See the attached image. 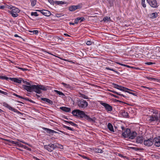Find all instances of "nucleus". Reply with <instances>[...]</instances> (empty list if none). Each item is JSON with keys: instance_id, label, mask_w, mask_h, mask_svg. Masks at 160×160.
Wrapping results in <instances>:
<instances>
[{"instance_id": "3c124183", "label": "nucleus", "mask_w": 160, "mask_h": 160, "mask_svg": "<svg viewBox=\"0 0 160 160\" xmlns=\"http://www.w3.org/2000/svg\"><path fill=\"white\" fill-rule=\"evenodd\" d=\"M18 145L19 146H20V147H22V148H24V145H23L22 144H21V143H18Z\"/></svg>"}, {"instance_id": "49530a36", "label": "nucleus", "mask_w": 160, "mask_h": 160, "mask_svg": "<svg viewBox=\"0 0 160 160\" xmlns=\"http://www.w3.org/2000/svg\"><path fill=\"white\" fill-rule=\"evenodd\" d=\"M0 93H2L4 95H8V93L7 92H4L3 91L0 90Z\"/></svg>"}, {"instance_id": "37998d69", "label": "nucleus", "mask_w": 160, "mask_h": 160, "mask_svg": "<svg viewBox=\"0 0 160 160\" xmlns=\"http://www.w3.org/2000/svg\"><path fill=\"white\" fill-rule=\"evenodd\" d=\"M29 32H32L33 34H37L38 32V31L37 30H34L33 31H29Z\"/></svg>"}, {"instance_id": "8fccbe9b", "label": "nucleus", "mask_w": 160, "mask_h": 160, "mask_svg": "<svg viewBox=\"0 0 160 160\" xmlns=\"http://www.w3.org/2000/svg\"><path fill=\"white\" fill-rule=\"evenodd\" d=\"M48 1L51 4H54V3L53 0H48Z\"/></svg>"}, {"instance_id": "c9c22d12", "label": "nucleus", "mask_w": 160, "mask_h": 160, "mask_svg": "<svg viewBox=\"0 0 160 160\" xmlns=\"http://www.w3.org/2000/svg\"><path fill=\"white\" fill-rule=\"evenodd\" d=\"M31 2V5L33 7L34 6L36 2V0H30Z\"/></svg>"}, {"instance_id": "c85d7f7f", "label": "nucleus", "mask_w": 160, "mask_h": 160, "mask_svg": "<svg viewBox=\"0 0 160 160\" xmlns=\"http://www.w3.org/2000/svg\"><path fill=\"white\" fill-rule=\"evenodd\" d=\"M13 95L14 96H16L17 97H18V98H22V99L25 100L26 101H29V99L28 98H24L23 97H22V96H19V95H18V94H16L15 93H14L13 94Z\"/></svg>"}, {"instance_id": "5fc2aeb1", "label": "nucleus", "mask_w": 160, "mask_h": 160, "mask_svg": "<svg viewBox=\"0 0 160 160\" xmlns=\"http://www.w3.org/2000/svg\"><path fill=\"white\" fill-rule=\"evenodd\" d=\"M18 68L20 69H21L23 71H25L26 70V69L25 68Z\"/></svg>"}, {"instance_id": "4be33fe9", "label": "nucleus", "mask_w": 160, "mask_h": 160, "mask_svg": "<svg viewBox=\"0 0 160 160\" xmlns=\"http://www.w3.org/2000/svg\"><path fill=\"white\" fill-rule=\"evenodd\" d=\"M62 111L67 112H69L71 111V108L66 107H62L60 108Z\"/></svg>"}, {"instance_id": "a19ab883", "label": "nucleus", "mask_w": 160, "mask_h": 160, "mask_svg": "<svg viewBox=\"0 0 160 160\" xmlns=\"http://www.w3.org/2000/svg\"><path fill=\"white\" fill-rule=\"evenodd\" d=\"M8 79H9V78L7 77L0 76V79L8 80Z\"/></svg>"}, {"instance_id": "72a5a7b5", "label": "nucleus", "mask_w": 160, "mask_h": 160, "mask_svg": "<svg viewBox=\"0 0 160 160\" xmlns=\"http://www.w3.org/2000/svg\"><path fill=\"white\" fill-rule=\"evenodd\" d=\"M65 88H69L70 87V85L68 84H66L64 82H62L61 83Z\"/></svg>"}, {"instance_id": "e433bc0d", "label": "nucleus", "mask_w": 160, "mask_h": 160, "mask_svg": "<svg viewBox=\"0 0 160 160\" xmlns=\"http://www.w3.org/2000/svg\"><path fill=\"white\" fill-rule=\"evenodd\" d=\"M95 151L96 152L100 153H102L103 152L102 150L101 149L99 148L95 149Z\"/></svg>"}, {"instance_id": "412c9836", "label": "nucleus", "mask_w": 160, "mask_h": 160, "mask_svg": "<svg viewBox=\"0 0 160 160\" xmlns=\"http://www.w3.org/2000/svg\"><path fill=\"white\" fill-rule=\"evenodd\" d=\"M143 140V138L142 137H138L137 138L136 142L138 143H141Z\"/></svg>"}, {"instance_id": "603ef678", "label": "nucleus", "mask_w": 160, "mask_h": 160, "mask_svg": "<svg viewBox=\"0 0 160 160\" xmlns=\"http://www.w3.org/2000/svg\"><path fill=\"white\" fill-rule=\"evenodd\" d=\"M143 87L144 88H147L149 90H152V88L149 87H147L146 86H143Z\"/></svg>"}, {"instance_id": "aec40b11", "label": "nucleus", "mask_w": 160, "mask_h": 160, "mask_svg": "<svg viewBox=\"0 0 160 160\" xmlns=\"http://www.w3.org/2000/svg\"><path fill=\"white\" fill-rule=\"evenodd\" d=\"M85 20V19L84 17H82L81 18H78L74 20V22L75 24H77L79 21L80 22H81Z\"/></svg>"}, {"instance_id": "cd10ccee", "label": "nucleus", "mask_w": 160, "mask_h": 160, "mask_svg": "<svg viewBox=\"0 0 160 160\" xmlns=\"http://www.w3.org/2000/svg\"><path fill=\"white\" fill-rule=\"evenodd\" d=\"M133 91H132L133 92H135V91L132 90ZM130 91L129 90H126V91H125V92H127L128 93H129L130 94H132L135 96H137L138 94L136 93V92H133L129 91Z\"/></svg>"}, {"instance_id": "ea45409f", "label": "nucleus", "mask_w": 160, "mask_h": 160, "mask_svg": "<svg viewBox=\"0 0 160 160\" xmlns=\"http://www.w3.org/2000/svg\"><path fill=\"white\" fill-rule=\"evenodd\" d=\"M105 69L108 70H110L113 71L114 72H116V73H117L118 72L117 71H115L113 69L109 68V67H106Z\"/></svg>"}, {"instance_id": "b1692460", "label": "nucleus", "mask_w": 160, "mask_h": 160, "mask_svg": "<svg viewBox=\"0 0 160 160\" xmlns=\"http://www.w3.org/2000/svg\"><path fill=\"white\" fill-rule=\"evenodd\" d=\"M107 126L108 128L110 131L113 132H114L113 126L111 123H108V124Z\"/></svg>"}, {"instance_id": "1a4fd4ad", "label": "nucleus", "mask_w": 160, "mask_h": 160, "mask_svg": "<svg viewBox=\"0 0 160 160\" xmlns=\"http://www.w3.org/2000/svg\"><path fill=\"white\" fill-rule=\"evenodd\" d=\"M101 104L104 106L106 110L108 112H111L112 110V107L109 104L103 102L100 103Z\"/></svg>"}, {"instance_id": "9d476101", "label": "nucleus", "mask_w": 160, "mask_h": 160, "mask_svg": "<svg viewBox=\"0 0 160 160\" xmlns=\"http://www.w3.org/2000/svg\"><path fill=\"white\" fill-rule=\"evenodd\" d=\"M144 144L147 146L149 147L152 146L153 143V140L150 138L144 140Z\"/></svg>"}, {"instance_id": "f704fd0d", "label": "nucleus", "mask_w": 160, "mask_h": 160, "mask_svg": "<svg viewBox=\"0 0 160 160\" xmlns=\"http://www.w3.org/2000/svg\"><path fill=\"white\" fill-rule=\"evenodd\" d=\"M66 123H69L72 126H75V127H76L77 126V125L76 124L73 123L72 122H71V121L69 122V121H66Z\"/></svg>"}, {"instance_id": "dca6fc26", "label": "nucleus", "mask_w": 160, "mask_h": 160, "mask_svg": "<svg viewBox=\"0 0 160 160\" xmlns=\"http://www.w3.org/2000/svg\"><path fill=\"white\" fill-rule=\"evenodd\" d=\"M9 79L11 81L14 82H17L18 83H21L22 81V79L20 78H9Z\"/></svg>"}, {"instance_id": "20e7f679", "label": "nucleus", "mask_w": 160, "mask_h": 160, "mask_svg": "<svg viewBox=\"0 0 160 160\" xmlns=\"http://www.w3.org/2000/svg\"><path fill=\"white\" fill-rule=\"evenodd\" d=\"M19 12V9L16 7L13 8L11 11H8V12L11 14L13 17H17L18 16V13Z\"/></svg>"}, {"instance_id": "2eb2a0df", "label": "nucleus", "mask_w": 160, "mask_h": 160, "mask_svg": "<svg viewBox=\"0 0 160 160\" xmlns=\"http://www.w3.org/2000/svg\"><path fill=\"white\" fill-rule=\"evenodd\" d=\"M81 7V5L79 4L76 6H72L69 7V10L70 11L73 12L77 9L80 8Z\"/></svg>"}, {"instance_id": "052dcab7", "label": "nucleus", "mask_w": 160, "mask_h": 160, "mask_svg": "<svg viewBox=\"0 0 160 160\" xmlns=\"http://www.w3.org/2000/svg\"><path fill=\"white\" fill-rule=\"evenodd\" d=\"M25 84L28 85H29L30 84V83L27 82H25Z\"/></svg>"}, {"instance_id": "473e14b6", "label": "nucleus", "mask_w": 160, "mask_h": 160, "mask_svg": "<svg viewBox=\"0 0 160 160\" xmlns=\"http://www.w3.org/2000/svg\"><path fill=\"white\" fill-rule=\"evenodd\" d=\"M54 92H56L57 94H59L60 95H64V93L63 92H61L59 91H58L57 90H54Z\"/></svg>"}, {"instance_id": "4c0bfd02", "label": "nucleus", "mask_w": 160, "mask_h": 160, "mask_svg": "<svg viewBox=\"0 0 160 160\" xmlns=\"http://www.w3.org/2000/svg\"><path fill=\"white\" fill-rule=\"evenodd\" d=\"M110 19V18L109 17H105L103 19V21L105 22L108 21Z\"/></svg>"}, {"instance_id": "6ab92c4d", "label": "nucleus", "mask_w": 160, "mask_h": 160, "mask_svg": "<svg viewBox=\"0 0 160 160\" xmlns=\"http://www.w3.org/2000/svg\"><path fill=\"white\" fill-rule=\"evenodd\" d=\"M43 130H44L45 131L47 132V133H49V134H51L52 133H57V132H56V131H55L53 130L50 129L48 128H43Z\"/></svg>"}, {"instance_id": "2f4dec72", "label": "nucleus", "mask_w": 160, "mask_h": 160, "mask_svg": "<svg viewBox=\"0 0 160 160\" xmlns=\"http://www.w3.org/2000/svg\"><path fill=\"white\" fill-rule=\"evenodd\" d=\"M55 146H56L55 147V148H60V149H62L63 148V146L61 144H57V143H55Z\"/></svg>"}, {"instance_id": "bf43d9fd", "label": "nucleus", "mask_w": 160, "mask_h": 160, "mask_svg": "<svg viewBox=\"0 0 160 160\" xmlns=\"http://www.w3.org/2000/svg\"><path fill=\"white\" fill-rule=\"evenodd\" d=\"M75 24V22L74 23L71 22H69V24L70 25H74Z\"/></svg>"}, {"instance_id": "bb28decb", "label": "nucleus", "mask_w": 160, "mask_h": 160, "mask_svg": "<svg viewBox=\"0 0 160 160\" xmlns=\"http://www.w3.org/2000/svg\"><path fill=\"white\" fill-rule=\"evenodd\" d=\"M54 3L55 4L57 5H62L66 4V2L62 1H56L54 2Z\"/></svg>"}, {"instance_id": "6e6552de", "label": "nucleus", "mask_w": 160, "mask_h": 160, "mask_svg": "<svg viewBox=\"0 0 160 160\" xmlns=\"http://www.w3.org/2000/svg\"><path fill=\"white\" fill-rule=\"evenodd\" d=\"M2 105L4 107L8 109L9 110H11L14 112H16L17 113H20V112L19 111H18L17 109L12 107L10 105H9V104H8V103H6L5 102H3L2 103Z\"/></svg>"}, {"instance_id": "0eeeda50", "label": "nucleus", "mask_w": 160, "mask_h": 160, "mask_svg": "<svg viewBox=\"0 0 160 160\" xmlns=\"http://www.w3.org/2000/svg\"><path fill=\"white\" fill-rule=\"evenodd\" d=\"M148 4L152 8H157L159 5L156 0H147Z\"/></svg>"}, {"instance_id": "338daca9", "label": "nucleus", "mask_w": 160, "mask_h": 160, "mask_svg": "<svg viewBox=\"0 0 160 160\" xmlns=\"http://www.w3.org/2000/svg\"><path fill=\"white\" fill-rule=\"evenodd\" d=\"M83 98H85V99H87V97L84 95V97H83Z\"/></svg>"}, {"instance_id": "5701e85b", "label": "nucleus", "mask_w": 160, "mask_h": 160, "mask_svg": "<svg viewBox=\"0 0 160 160\" xmlns=\"http://www.w3.org/2000/svg\"><path fill=\"white\" fill-rule=\"evenodd\" d=\"M41 100L42 101H45L46 102H47L51 104H52L53 103V102L51 100H50L49 99L45 98H42Z\"/></svg>"}, {"instance_id": "0e129e2a", "label": "nucleus", "mask_w": 160, "mask_h": 160, "mask_svg": "<svg viewBox=\"0 0 160 160\" xmlns=\"http://www.w3.org/2000/svg\"><path fill=\"white\" fill-rule=\"evenodd\" d=\"M14 37H19V36L17 34H15L14 35Z\"/></svg>"}, {"instance_id": "39448f33", "label": "nucleus", "mask_w": 160, "mask_h": 160, "mask_svg": "<svg viewBox=\"0 0 160 160\" xmlns=\"http://www.w3.org/2000/svg\"><path fill=\"white\" fill-rule=\"evenodd\" d=\"M55 144L50 143L44 146V148L49 152H52L55 148Z\"/></svg>"}, {"instance_id": "774afa93", "label": "nucleus", "mask_w": 160, "mask_h": 160, "mask_svg": "<svg viewBox=\"0 0 160 160\" xmlns=\"http://www.w3.org/2000/svg\"><path fill=\"white\" fill-rule=\"evenodd\" d=\"M22 82L24 83L25 84V82H26V81H24L22 79Z\"/></svg>"}, {"instance_id": "a211bd4d", "label": "nucleus", "mask_w": 160, "mask_h": 160, "mask_svg": "<svg viewBox=\"0 0 160 160\" xmlns=\"http://www.w3.org/2000/svg\"><path fill=\"white\" fill-rule=\"evenodd\" d=\"M84 118L85 119L87 120L90 122H95L96 118L94 117L91 118L87 115H85Z\"/></svg>"}, {"instance_id": "a18cd8bd", "label": "nucleus", "mask_w": 160, "mask_h": 160, "mask_svg": "<svg viewBox=\"0 0 160 160\" xmlns=\"http://www.w3.org/2000/svg\"><path fill=\"white\" fill-rule=\"evenodd\" d=\"M92 42L90 41H88L86 42V44L88 45H90L92 44Z\"/></svg>"}, {"instance_id": "864d4df0", "label": "nucleus", "mask_w": 160, "mask_h": 160, "mask_svg": "<svg viewBox=\"0 0 160 160\" xmlns=\"http://www.w3.org/2000/svg\"><path fill=\"white\" fill-rule=\"evenodd\" d=\"M24 148L27 149L29 151L31 150V149L28 148L27 147L24 146Z\"/></svg>"}, {"instance_id": "79ce46f5", "label": "nucleus", "mask_w": 160, "mask_h": 160, "mask_svg": "<svg viewBox=\"0 0 160 160\" xmlns=\"http://www.w3.org/2000/svg\"><path fill=\"white\" fill-rule=\"evenodd\" d=\"M31 14L32 16H34L35 17L38 16V15L37 12H32Z\"/></svg>"}, {"instance_id": "4468645a", "label": "nucleus", "mask_w": 160, "mask_h": 160, "mask_svg": "<svg viewBox=\"0 0 160 160\" xmlns=\"http://www.w3.org/2000/svg\"><path fill=\"white\" fill-rule=\"evenodd\" d=\"M130 132V130L128 128H126L124 131L122 133V135L124 138H128Z\"/></svg>"}, {"instance_id": "ddd939ff", "label": "nucleus", "mask_w": 160, "mask_h": 160, "mask_svg": "<svg viewBox=\"0 0 160 160\" xmlns=\"http://www.w3.org/2000/svg\"><path fill=\"white\" fill-rule=\"evenodd\" d=\"M153 140L154 145L156 147H160V136L155 138Z\"/></svg>"}, {"instance_id": "680f3d73", "label": "nucleus", "mask_w": 160, "mask_h": 160, "mask_svg": "<svg viewBox=\"0 0 160 160\" xmlns=\"http://www.w3.org/2000/svg\"><path fill=\"white\" fill-rule=\"evenodd\" d=\"M112 96H113L115 98H118V96L115 95H112Z\"/></svg>"}, {"instance_id": "f03ea898", "label": "nucleus", "mask_w": 160, "mask_h": 160, "mask_svg": "<svg viewBox=\"0 0 160 160\" xmlns=\"http://www.w3.org/2000/svg\"><path fill=\"white\" fill-rule=\"evenodd\" d=\"M72 113L73 116L79 117L81 118H84L86 115L83 111L79 109H76L73 110Z\"/></svg>"}, {"instance_id": "58836bf2", "label": "nucleus", "mask_w": 160, "mask_h": 160, "mask_svg": "<svg viewBox=\"0 0 160 160\" xmlns=\"http://www.w3.org/2000/svg\"><path fill=\"white\" fill-rule=\"evenodd\" d=\"M63 127L66 129H67L68 130H71L72 131H73L74 130V129L73 128H72L69 127H68V126H66L65 125H64L63 126Z\"/></svg>"}, {"instance_id": "4d7b16f0", "label": "nucleus", "mask_w": 160, "mask_h": 160, "mask_svg": "<svg viewBox=\"0 0 160 160\" xmlns=\"http://www.w3.org/2000/svg\"><path fill=\"white\" fill-rule=\"evenodd\" d=\"M54 38H55V39L58 40L59 39V38L57 36H55L54 37Z\"/></svg>"}, {"instance_id": "e2e57ef3", "label": "nucleus", "mask_w": 160, "mask_h": 160, "mask_svg": "<svg viewBox=\"0 0 160 160\" xmlns=\"http://www.w3.org/2000/svg\"><path fill=\"white\" fill-rule=\"evenodd\" d=\"M64 35L65 36H70L69 35H68V34L67 33H64Z\"/></svg>"}, {"instance_id": "de8ad7c7", "label": "nucleus", "mask_w": 160, "mask_h": 160, "mask_svg": "<svg viewBox=\"0 0 160 160\" xmlns=\"http://www.w3.org/2000/svg\"><path fill=\"white\" fill-rule=\"evenodd\" d=\"M13 8H14V7H13L12 5L7 6V8L10 9H12H12Z\"/></svg>"}, {"instance_id": "a878e982", "label": "nucleus", "mask_w": 160, "mask_h": 160, "mask_svg": "<svg viewBox=\"0 0 160 160\" xmlns=\"http://www.w3.org/2000/svg\"><path fill=\"white\" fill-rule=\"evenodd\" d=\"M149 16L150 18L152 19H154L157 17L158 16V14L156 12H153L150 14Z\"/></svg>"}, {"instance_id": "13d9d810", "label": "nucleus", "mask_w": 160, "mask_h": 160, "mask_svg": "<svg viewBox=\"0 0 160 160\" xmlns=\"http://www.w3.org/2000/svg\"><path fill=\"white\" fill-rule=\"evenodd\" d=\"M5 6H1L0 7V8L1 9H3L4 8Z\"/></svg>"}, {"instance_id": "09e8293b", "label": "nucleus", "mask_w": 160, "mask_h": 160, "mask_svg": "<svg viewBox=\"0 0 160 160\" xmlns=\"http://www.w3.org/2000/svg\"><path fill=\"white\" fill-rule=\"evenodd\" d=\"M145 64H147V65H152V64H154V63H153V62H146L145 63Z\"/></svg>"}, {"instance_id": "69168bd1", "label": "nucleus", "mask_w": 160, "mask_h": 160, "mask_svg": "<svg viewBox=\"0 0 160 160\" xmlns=\"http://www.w3.org/2000/svg\"><path fill=\"white\" fill-rule=\"evenodd\" d=\"M121 128H122V130H124V129H125V128H124V127H123V126H122V127H121Z\"/></svg>"}, {"instance_id": "9b49d317", "label": "nucleus", "mask_w": 160, "mask_h": 160, "mask_svg": "<svg viewBox=\"0 0 160 160\" xmlns=\"http://www.w3.org/2000/svg\"><path fill=\"white\" fill-rule=\"evenodd\" d=\"M147 119L150 122L158 121L159 120L158 116L155 115L149 116Z\"/></svg>"}, {"instance_id": "f8f14e48", "label": "nucleus", "mask_w": 160, "mask_h": 160, "mask_svg": "<svg viewBox=\"0 0 160 160\" xmlns=\"http://www.w3.org/2000/svg\"><path fill=\"white\" fill-rule=\"evenodd\" d=\"M37 11L40 12L43 15L45 16L48 17L51 15V13L50 11L46 10H38Z\"/></svg>"}, {"instance_id": "423d86ee", "label": "nucleus", "mask_w": 160, "mask_h": 160, "mask_svg": "<svg viewBox=\"0 0 160 160\" xmlns=\"http://www.w3.org/2000/svg\"><path fill=\"white\" fill-rule=\"evenodd\" d=\"M112 85L114 88L125 92V91H126V90H129V91H133L132 90H131L126 88L123 87L121 85H118L115 83H113Z\"/></svg>"}, {"instance_id": "6e6d98bb", "label": "nucleus", "mask_w": 160, "mask_h": 160, "mask_svg": "<svg viewBox=\"0 0 160 160\" xmlns=\"http://www.w3.org/2000/svg\"><path fill=\"white\" fill-rule=\"evenodd\" d=\"M118 156H119V157H122V158L123 157V155L120 153H118Z\"/></svg>"}, {"instance_id": "7c9ffc66", "label": "nucleus", "mask_w": 160, "mask_h": 160, "mask_svg": "<svg viewBox=\"0 0 160 160\" xmlns=\"http://www.w3.org/2000/svg\"><path fill=\"white\" fill-rule=\"evenodd\" d=\"M110 91L111 92H113L114 93H115V94H116L117 95H120V96H122L123 97H126V96H125L123 95V94H121L120 93H119L117 92H116L115 91H112V90H110Z\"/></svg>"}, {"instance_id": "f257e3e1", "label": "nucleus", "mask_w": 160, "mask_h": 160, "mask_svg": "<svg viewBox=\"0 0 160 160\" xmlns=\"http://www.w3.org/2000/svg\"><path fill=\"white\" fill-rule=\"evenodd\" d=\"M23 87L24 89L28 92H32L34 91L38 94L41 93V90L46 91L48 89L47 87L41 85H24Z\"/></svg>"}, {"instance_id": "c756f323", "label": "nucleus", "mask_w": 160, "mask_h": 160, "mask_svg": "<svg viewBox=\"0 0 160 160\" xmlns=\"http://www.w3.org/2000/svg\"><path fill=\"white\" fill-rule=\"evenodd\" d=\"M147 78L148 80H149L151 81H156L157 82H159V80L157 78H150V77H148Z\"/></svg>"}, {"instance_id": "393cba45", "label": "nucleus", "mask_w": 160, "mask_h": 160, "mask_svg": "<svg viewBox=\"0 0 160 160\" xmlns=\"http://www.w3.org/2000/svg\"><path fill=\"white\" fill-rule=\"evenodd\" d=\"M121 113L122 115L125 118H128V113L127 112H125L124 110H121Z\"/></svg>"}, {"instance_id": "c03bdc74", "label": "nucleus", "mask_w": 160, "mask_h": 160, "mask_svg": "<svg viewBox=\"0 0 160 160\" xmlns=\"http://www.w3.org/2000/svg\"><path fill=\"white\" fill-rule=\"evenodd\" d=\"M141 4L143 8H145L146 6V5L145 3V2L144 1H142Z\"/></svg>"}, {"instance_id": "f3484780", "label": "nucleus", "mask_w": 160, "mask_h": 160, "mask_svg": "<svg viewBox=\"0 0 160 160\" xmlns=\"http://www.w3.org/2000/svg\"><path fill=\"white\" fill-rule=\"evenodd\" d=\"M137 135V133L135 132L132 131L131 132L130 131V133L129 135V136L128 138L129 139H132L134 138Z\"/></svg>"}, {"instance_id": "7ed1b4c3", "label": "nucleus", "mask_w": 160, "mask_h": 160, "mask_svg": "<svg viewBox=\"0 0 160 160\" xmlns=\"http://www.w3.org/2000/svg\"><path fill=\"white\" fill-rule=\"evenodd\" d=\"M77 104L80 108H85L88 106V103L87 101L82 99L77 101Z\"/></svg>"}]
</instances>
